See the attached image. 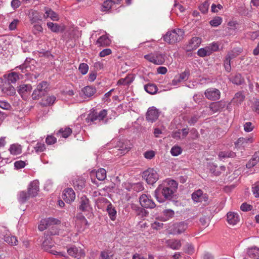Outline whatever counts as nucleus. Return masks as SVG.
Returning a JSON list of instances; mask_svg holds the SVG:
<instances>
[{
  "label": "nucleus",
  "mask_w": 259,
  "mask_h": 259,
  "mask_svg": "<svg viewBox=\"0 0 259 259\" xmlns=\"http://www.w3.org/2000/svg\"><path fill=\"white\" fill-rule=\"evenodd\" d=\"M168 186L164 184L159 185L155 191V196L159 202H163L165 200L171 199L174 193L178 187V183L174 180H170Z\"/></svg>",
  "instance_id": "f257e3e1"
},
{
  "label": "nucleus",
  "mask_w": 259,
  "mask_h": 259,
  "mask_svg": "<svg viewBox=\"0 0 259 259\" xmlns=\"http://www.w3.org/2000/svg\"><path fill=\"white\" fill-rule=\"evenodd\" d=\"M139 202L142 207L135 204H132L131 207L133 212L137 216L139 217V219H142L147 214L146 210L143 207L153 208L155 207V204L154 202L145 194H143L140 197Z\"/></svg>",
  "instance_id": "f03ea898"
},
{
  "label": "nucleus",
  "mask_w": 259,
  "mask_h": 259,
  "mask_svg": "<svg viewBox=\"0 0 259 259\" xmlns=\"http://www.w3.org/2000/svg\"><path fill=\"white\" fill-rule=\"evenodd\" d=\"M184 34V31L181 29H175L167 32L163 36L164 40L168 44H174L180 41Z\"/></svg>",
  "instance_id": "7ed1b4c3"
},
{
  "label": "nucleus",
  "mask_w": 259,
  "mask_h": 259,
  "mask_svg": "<svg viewBox=\"0 0 259 259\" xmlns=\"http://www.w3.org/2000/svg\"><path fill=\"white\" fill-rule=\"evenodd\" d=\"M188 228V224L185 222L176 223L169 227V233L172 235H178L184 232Z\"/></svg>",
  "instance_id": "20e7f679"
},
{
  "label": "nucleus",
  "mask_w": 259,
  "mask_h": 259,
  "mask_svg": "<svg viewBox=\"0 0 259 259\" xmlns=\"http://www.w3.org/2000/svg\"><path fill=\"white\" fill-rule=\"evenodd\" d=\"M142 177L147 183L150 185H153L159 179V176L157 171L153 168H150L143 172Z\"/></svg>",
  "instance_id": "39448f33"
},
{
  "label": "nucleus",
  "mask_w": 259,
  "mask_h": 259,
  "mask_svg": "<svg viewBox=\"0 0 259 259\" xmlns=\"http://www.w3.org/2000/svg\"><path fill=\"white\" fill-rule=\"evenodd\" d=\"M144 58L149 62L157 65L162 64L165 62L164 55L157 52L146 55Z\"/></svg>",
  "instance_id": "423d86ee"
},
{
  "label": "nucleus",
  "mask_w": 259,
  "mask_h": 259,
  "mask_svg": "<svg viewBox=\"0 0 259 259\" xmlns=\"http://www.w3.org/2000/svg\"><path fill=\"white\" fill-rule=\"evenodd\" d=\"M0 90L7 96H13L16 93L14 85L2 78H0Z\"/></svg>",
  "instance_id": "0eeeda50"
},
{
  "label": "nucleus",
  "mask_w": 259,
  "mask_h": 259,
  "mask_svg": "<svg viewBox=\"0 0 259 259\" xmlns=\"http://www.w3.org/2000/svg\"><path fill=\"white\" fill-rule=\"evenodd\" d=\"M60 223V220L54 218H48L42 219L38 225V229L39 231H42L46 230L48 227L52 225L59 224Z\"/></svg>",
  "instance_id": "6e6552de"
},
{
  "label": "nucleus",
  "mask_w": 259,
  "mask_h": 259,
  "mask_svg": "<svg viewBox=\"0 0 259 259\" xmlns=\"http://www.w3.org/2000/svg\"><path fill=\"white\" fill-rule=\"evenodd\" d=\"M159 115L160 112L157 108L151 107L148 108L146 113V119L148 122L153 123L158 119Z\"/></svg>",
  "instance_id": "1a4fd4ad"
},
{
  "label": "nucleus",
  "mask_w": 259,
  "mask_h": 259,
  "mask_svg": "<svg viewBox=\"0 0 259 259\" xmlns=\"http://www.w3.org/2000/svg\"><path fill=\"white\" fill-rule=\"evenodd\" d=\"M192 199L195 202H206L208 201V196L206 193H204L201 189H198L192 194Z\"/></svg>",
  "instance_id": "9d476101"
},
{
  "label": "nucleus",
  "mask_w": 259,
  "mask_h": 259,
  "mask_svg": "<svg viewBox=\"0 0 259 259\" xmlns=\"http://www.w3.org/2000/svg\"><path fill=\"white\" fill-rule=\"evenodd\" d=\"M89 223L85 218L82 213H78L76 215V227L79 232L83 231Z\"/></svg>",
  "instance_id": "9b49d317"
},
{
  "label": "nucleus",
  "mask_w": 259,
  "mask_h": 259,
  "mask_svg": "<svg viewBox=\"0 0 259 259\" xmlns=\"http://www.w3.org/2000/svg\"><path fill=\"white\" fill-rule=\"evenodd\" d=\"M205 97L210 100H217L220 99L221 93L220 91L214 88L207 89L204 93Z\"/></svg>",
  "instance_id": "f8f14e48"
},
{
  "label": "nucleus",
  "mask_w": 259,
  "mask_h": 259,
  "mask_svg": "<svg viewBox=\"0 0 259 259\" xmlns=\"http://www.w3.org/2000/svg\"><path fill=\"white\" fill-rule=\"evenodd\" d=\"M67 252L69 255L77 259L85 256L84 251L75 246L71 247L68 248L67 249Z\"/></svg>",
  "instance_id": "ddd939ff"
},
{
  "label": "nucleus",
  "mask_w": 259,
  "mask_h": 259,
  "mask_svg": "<svg viewBox=\"0 0 259 259\" xmlns=\"http://www.w3.org/2000/svg\"><path fill=\"white\" fill-rule=\"evenodd\" d=\"M63 199L68 203L73 202L75 198V193L72 188H66L64 190Z\"/></svg>",
  "instance_id": "4468645a"
},
{
  "label": "nucleus",
  "mask_w": 259,
  "mask_h": 259,
  "mask_svg": "<svg viewBox=\"0 0 259 259\" xmlns=\"http://www.w3.org/2000/svg\"><path fill=\"white\" fill-rule=\"evenodd\" d=\"M6 81L13 84H15L16 82L20 79L19 73L12 72L7 74H5L2 77Z\"/></svg>",
  "instance_id": "2eb2a0df"
},
{
  "label": "nucleus",
  "mask_w": 259,
  "mask_h": 259,
  "mask_svg": "<svg viewBox=\"0 0 259 259\" xmlns=\"http://www.w3.org/2000/svg\"><path fill=\"white\" fill-rule=\"evenodd\" d=\"M39 191V183L38 181H33L30 183L28 188V193L29 196L33 197L37 195Z\"/></svg>",
  "instance_id": "dca6fc26"
},
{
  "label": "nucleus",
  "mask_w": 259,
  "mask_h": 259,
  "mask_svg": "<svg viewBox=\"0 0 259 259\" xmlns=\"http://www.w3.org/2000/svg\"><path fill=\"white\" fill-rule=\"evenodd\" d=\"M252 142V139L251 138H240L235 143L236 148H240L247 147Z\"/></svg>",
  "instance_id": "f3484780"
},
{
  "label": "nucleus",
  "mask_w": 259,
  "mask_h": 259,
  "mask_svg": "<svg viewBox=\"0 0 259 259\" xmlns=\"http://www.w3.org/2000/svg\"><path fill=\"white\" fill-rule=\"evenodd\" d=\"M225 104L222 101L211 103L208 107L209 110L211 111L210 114H213L219 111L221 109L224 108Z\"/></svg>",
  "instance_id": "a211bd4d"
},
{
  "label": "nucleus",
  "mask_w": 259,
  "mask_h": 259,
  "mask_svg": "<svg viewBox=\"0 0 259 259\" xmlns=\"http://www.w3.org/2000/svg\"><path fill=\"white\" fill-rule=\"evenodd\" d=\"M228 223L232 225L237 224L240 221L239 214L234 212H229L227 214Z\"/></svg>",
  "instance_id": "6ab92c4d"
},
{
  "label": "nucleus",
  "mask_w": 259,
  "mask_h": 259,
  "mask_svg": "<svg viewBox=\"0 0 259 259\" xmlns=\"http://www.w3.org/2000/svg\"><path fill=\"white\" fill-rule=\"evenodd\" d=\"M32 89V86L29 84H21L18 87L17 91L21 97H23L29 94Z\"/></svg>",
  "instance_id": "aec40b11"
},
{
  "label": "nucleus",
  "mask_w": 259,
  "mask_h": 259,
  "mask_svg": "<svg viewBox=\"0 0 259 259\" xmlns=\"http://www.w3.org/2000/svg\"><path fill=\"white\" fill-rule=\"evenodd\" d=\"M104 202L108 203L107 207V211L109 214L110 218L114 221L116 218V211L114 207H113L111 203L106 198H103Z\"/></svg>",
  "instance_id": "412c9836"
},
{
  "label": "nucleus",
  "mask_w": 259,
  "mask_h": 259,
  "mask_svg": "<svg viewBox=\"0 0 259 259\" xmlns=\"http://www.w3.org/2000/svg\"><path fill=\"white\" fill-rule=\"evenodd\" d=\"M55 100L56 97L54 96H45L41 99L40 104L42 106H50L53 104Z\"/></svg>",
  "instance_id": "4be33fe9"
},
{
  "label": "nucleus",
  "mask_w": 259,
  "mask_h": 259,
  "mask_svg": "<svg viewBox=\"0 0 259 259\" xmlns=\"http://www.w3.org/2000/svg\"><path fill=\"white\" fill-rule=\"evenodd\" d=\"M9 151L12 155H19L22 153V146L18 143L13 144L10 145Z\"/></svg>",
  "instance_id": "5701e85b"
},
{
  "label": "nucleus",
  "mask_w": 259,
  "mask_h": 259,
  "mask_svg": "<svg viewBox=\"0 0 259 259\" xmlns=\"http://www.w3.org/2000/svg\"><path fill=\"white\" fill-rule=\"evenodd\" d=\"M54 246V244L50 237L47 236L45 240L41 244L42 249L47 251H49L52 247Z\"/></svg>",
  "instance_id": "b1692460"
},
{
  "label": "nucleus",
  "mask_w": 259,
  "mask_h": 259,
  "mask_svg": "<svg viewBox=\"0 0 259 259\" xmlns=\"http://www.w3.org/2000/svg\"><path fill=\"white\" fill-rule=\"evenodd\" d=\"M44 17L45 18H50L53 21H58L59 20V16L58 14L48 8L45 9Z\"/></svg>",
  "instance_id": "393cba45"
},
{
  "label": "nucleus",
  "mask_w": 259,
  "mask_h": 259,
  "mask_svg": "<svg viewBox=\"0 0 259 259\" xmlns=\"http://www.w3.org/2000/svg\"><path fill=\"white\" fill-rule=\"evenodd\" d=\"M259 162V152H255L252 158L247 162L246 166L248 168H250L255 166Z\"/></svg>",
  "instance_id": "a878e982"
},
{
  "label": "nucleus",
  "mask_w": 259,
  "mask_h": 259,
  "mask_svg": "<svg viewBox=\"0 0 259 259\" xmlns=\"http://www.w3.org/2000/svg\"><path fill=\"white\" fill-rule=\"evenodd\" d=\"M81 91L86 97H91L96 93V89L94 87L88 85L84 87Z\"/></svg>",
  "instance_id": "bb28decb"
},
{
  "label": "nucleus",
  "mask_w": 259,
  "mask_h": 259,
  "mask_svg": "<svg viewBox=\"0 0 259 259\" xmlns=\"http://www.w3.org/2000/svg\"><path fill=\"white\" fill-rule=\"evenodd\" d=\"M110 44V40L105 35L100 36L97 40L96 44L99 46L106 47L109 46Z\"/></svg>",
  "instance_id": "cd10ccee"
},
{
  "label": "nucleus",
  "mask_w": 259,
  "mask_h": 259,
  "mask_svg": "<svg viewBox=\"0 0 259 259\" xmlns=\"http://www.w3.org/2000/svg\"><path fill=\"white\" fill-rule=\"evenodd\" d=\"M166 244L169 247L174 250L179 249L181 246V241L179 240H168Z\"/></svg>",
  "instance_id": "c85d7f7f"
},
{
  "label": "nucleus",
  "mask_w": 259,
  "mask_h": 259,
  "mask_svg": "<svg viewBox=\"0 0 259 259\" xmlns=\"http://www.w3.org/2000/svg\"><path fill=\"white\" fill-rule=\"evenodd\" d=\"M242 49L240 48H235L228 52L226 56L230 59H233L237 57L242 52Z\"/></svg>",
  "instance_id": "c756f323"
},
{
  "label": "nucleus",
  "mask_w": 259,
  "mask_h": 259,
  "mask_svg": "<svg viewBox=\"0 0 259 259\" xmlns=\"http://www.w3.org/2000/svg\"><path fill=\"white\" fill-rule=\"evenodd\" d=\"M4 239L6 242L11 245H16L18 242V241L15 236H12L9 234H6L5 235Z\"/></svg>",
  "instance_id": "7c9ffc66"
},
{
  "label": "nucleus",
  "mask_w": 259,
  "mask_h": 259,
  "mask_svg": "<svg viewBox=\"0 0 259 259\" xmlns=\"http://www.w3.org/2000/svg\"><path fill=\"white\" fill-rule=\"evenodd\" d=\"M190 75V71L189 69H185V70L181 73L179 75V78L176 79V78L173 80V84H175V82H180L182 81H186L189 78Z\"/></svg>",
  "instance_id": "2f4dec72"
},
{
  "label": "nucleus",
  "mask_w": 259,
  "mask_h": 259,
  "mask_svg": "<svg viewBox=\"0 0 259 259\" xmlns=\"http://www.w3.org/2000/svg\"><path fill=\"white\" fill-rule=\"evenodd\" d=\"M79 209L82 211L87 210L89 207V200L85 196L80 198Z\"/></svg>",
  "instance_id": "473e14b6"
},
{
  "label": "nucleus",
  "mask_w": 259,
  "mask_h": 259,
  "mask_svg": "<svg viewBox=\"0 0 259 259\" xmlns=\"http://www.w3.org/2000/svg\"><path fill=\"white\" fill-rule=\"evenodd\" d=\"M48 27L51 29V30L54 32L58 33L60 31L63 30V29L60 25L57 23H54L50 22L47 23Z\"/></svg>",
  "instance_id": "72a5a7b5"
},
{
  "label": "nucleus",
  "mask_w": 259,
  "mask_h": 259,
  "mask_svg": "<svg viewBox=\"0 0 259 259\" xmlns=\"http://www.w3.org/2000/svg\"><path fill=\"white\" fill-rule=\"evenodd\" d=\"M201 42V38L198 37H194L191 39L189 42V47L191 49H196L199 46Z\"/></svg>",
  "instance_id": "f704fd0d"
},
{
  "label": "nucleus",
  "mask_w": 259,
  "mask_h": 259,
  "mask_svg": "<svg viewBox=\"0 0 259 259\" xmlns=\"http://www.w3.org/2000/svg\"><path fill=\"white\" fill-rule=\"evenodd\" d=\"M175 215V212L174 210L168 209H165L163 211V217L162 220L163 221H167L171 219H172Z\"/></svg>",
  "instance_id": "c9c22d12"
},
{
  "label": "nucleus",
  "mask_w": 259,
  "mask_h": 259,
  "mask_svg": "<svg viewBox=\"0 0 259 259\" xmlns=\"http://www.w3.org/2000/svg\"><path fill=\"white\" fill-rule=\"evenodd\" d=\"M231 80L233 83L237 85H240L244 82V79L239 73H237L233 76L231 78Z\"/></svg>",
  "instance_id": "e433bc0d"
},
{
  "label": "nucleus",
  "mask_w": 259,
  "mask_h": 259,
  "mask_svg": "<svg viewBox=\"0 0 259 259\" xmlns=\"http://www.w3.org/2000/svg\"><path fill=\"white\" fill-rule=\"evenodd\" d=\"M145 90L150 94H154L157 92V87L152 83H149L144 85Z\"/></svg>",
  "instance_id": "4c0bfd02"
},
{
  "label": "nucleus",
  "mask_w": 259,
  "mask_h": 259,
  "mask_svg": "<svg viewBox=\"0 0 259 259\" xmlns=\"http://www.w3.org/2000/svg\"><path fill=\"white\" fill-rule=\"evenodd\" d=\"M47 91H40L37 89H35L32 94V98L33 100H38L39 99L45 96L46 94Z\"/></svg>",
  "instance_id": "58836bf2"
},
{
  "label": "nucleus",
  "mask_w": 259,
  "mask_h": 259,
  "mask_svg": "<svg viewBox=\"0 0 259 259\" xmlns=\"http://www.w3.org/2000/svg\"><path fill=\"white\" fill-rule=\"evenodd\" d=\"M244 99V96L240 92L237 93L232 100V102L238 105L241 104Z\"/></svg>",
  "instance_id": "ea45409f"
},
{
  "label": "nucleus",
  "mask_w": 259,
  "mask_h": 259,
  "mask_svg": "<svg viewBox=\"0 0 259 259\" xmlns=\"http://www.w3.org/2000/svg\"><path fill=\"white\" fill-rule=\"evenodd\" d=\"M197 54L201 57H204L211 55L209 48L207 46L199 49L197 51Z\"/></svg>",
  "instance_id": "a19ab883"
},
{
  "label": "nucleus",
  "mask_w": 259,
  "mask_h": 259,
  "mask_svg": "<svg viewBox=\"0 0 259 259\" xmlns=\"http://www.w3.org/2000/svg\"><path fill=\"white\" fill-rule=\"evenodd\" d=\"M72 133V130L69 127H65V128H61L57 134H60L63 138H66L69 137Z\"/></svg>",
  "instance_id": "79ce46f5"
},
{
  "label": "nucleus",
  "mask_w": 259,
  "mask_h": 259,
  "mask_svg": "<svg viewBox=\"0 0 259 259\" xmlns=\"http://www.w3.org/2000/svg\"><path fill=\"white\" fill-rule=\"evenodd\" d=\"M113 2L111 0L105 1L102 6L101 11L103 12H107L110 10L113 5Z\"/></svg>",
  "instance_id": "37998d69"
},
{
  "label": "nucleus",
  "mask_w": 259,
  "mask_h": 259,
  "mask_svg": "<svg viewBox=\"0 0 259 259\" xmlns=\"http://www.w3.org/2000/svg\"><path fill=\"white\" fill-rule=\"evenodd\" d=\"M96 177L99 181H103L106 178V171L104 168H100L96 172Z\"/></svg>",
  "instance_id": "c03bdc74"
},
{
  "label": "nucleus",
  "mask_w": 259,
  "mask_h": 259,
  "mask_svg": "<svg viewBox=\"0 0 259 259\" xmlns=\"http://www.w3.org/2000/svg\"><path fill=\"white\" fill-rule=\"evenodd\" d=\"M131 188L136 192H140L144 189L143 186L141 183L131 184Z\"/></svg>",
  "instance_id": "a18cd8bd"
},
{
  "label": "nucleus",
  "mask_w": 259,
  "mask_h": 259,
  "mask_svg": "<svg viewBox=\"0 0 259 259\" xmlns=\"http://www.w3.org/2000/svg\"><path fill=\"white\" fill-rule=\"evenodd\" d=\"M30 196L25 191L20 192L18 195V200L20 202H25Z\"/></svg>",
  "instance_id": "49530a36"
},
{
  "label": "nucleus",
  "mask_w": 259,
  "mask_h": 259,
  "mask_svg": "<svg viewBox=\"0 0 259 259\" xmlns=\"http://www.w3.org/2000/svg\"><path fill=\"white\" fill-rule=\"evenodd\" d=\"M235 153L229 151H223L220 152L219 157L220 159L225 158L227 157H234L235 156Z\"/></svg>",
  "instance_id": "de8ad7c7"
},
{
  "label": "nucleus",
  "mask_w": 259,
  "mask_h": 259,
  "mask_svg": "<svg viewBox=\"0 0 259 259\" xmlns=\"http://www.w3.org/2000/svg\"><path fill=\"white\" fill-rule=\"evenodd\" d=\"M97 115V112H92L90 113L87 118H86V120L89 122V121L91 122H95L97 120H99Z\"/></svg>",
  "instance_id": "09e8293b"
},
{
  "label": "nucleus",
  "mask_w": 259,
  "mask_h": 259,
  "mask_svg": "<svg viewBox=\"0 0 259 259\" xmlns=\"http://www.w3.org/2000/svg\"><path fill=\"white\" fill-rule=\"evenodd\" d=\"M231 60L227 56H226L224 61V66L226 71L230 72L231 70Z\"/></svg>",
  "instance_id": "8fccbe9b"
},
{
  "label": "nucleus",
  "mask_w": 259,
  "mask_h": 259,
  "mask_svg": "<svg viewBox=\"0 0 259 259\" xmlns=\"http://www.w3.org/2000/svg\"><path fill=\"white\" fill-rule=\"evenodd\" d=\"M222 22V19L220 17H215L212 20L210 21V25L213 27H217Z\"/></svg>",
  "instance_id": "3c124183"
},
{
  "label": "nucleus",
  "mask_w": 259,
  "mask_h": 259,
  "mask_svg": "<svg viewBox=\"0 0 259 259\" xmlns=\"http://www.w3.org/2000/svg\"><path fill=\"white\" fill-rule=\"evenodd\" d=\"M78 70L82 74L85 75L88 72L89 66L86 63H81L79 66Z\"/></svg>",
  "instance_id": "603ef678"
},
{
  "label": "nucleus",
  "mask_w": 259,
  "mask_h": 259,
  "mask_svg": "<svg viewBox=\"0 0 259 259\" xmlns=\"http://www.w3.org/2000/svg\"><path fill=\"white\" fill-rule=\"evenodd\" d=\"M73 185L76 189L81 190L85 186L84 181L82 180H78L73 182Z\"/></svg>",
  "instance_id": "864d4df0"
},
{
  "label": "nucleus",
  "mask_w": 259,
  "mask_h": 259,
  "mask_svg": "<svg viewBox=\"0 0 259 259\" xmlns=\"http://www.w3.org/2000/svg\"><path fill=\"white\" fill-rule=\"evenodd\" d=\"M34 149L36 153H39L44 151L46 148L44 143L38 142L34 147Z\"/></svg>",
  "instance_id": "5fc2aeb1"
},
{
  "label": "nucleus",
  "mask_w": 259,
  "mask_h": 259,
  "mask_svg": "<svg viewBox=\"0 0 259 259\" xmlns=\"http://www.w3.org/2000/svg\"><path fill=\"white\" fill-rule=\"evenodd\" d=\"M182 152V149L181 147L179 146H174L172 147L170 150V153L172 155L177 156L180 154Z\"/></svg>",
  "instance_id": "6e6d98bb"
},
{
  "label": "nucleus",
  "mask_w": 259,
  "mask_h": 259,
  "mask_svg": "<svg viewBox=\"0 0 259 259\" xmlns=\"http://www.w3.org/2000/svg\"><path fill=\"white\" fill-rule=\"evenodd\" d=\"M207 47L209 48L210 54H211L213 52H216L219 50V46L217 42H212L207 46Z\"/></svg>",
  "instance_id": "4d7b16f0"
},
{
  "label": "nucleus",
  "mask_w": 259,
  "mask_h": 259,
  "mask_svg": "<svg viewBox=\"0 0 259 259\" xmlns=\"http://www.w3.org/2000/svg\"><path fill=\"white\" fill-rule=\"evenodd\" d=\"M185 252L189 254H193L195 251L194 246L190 243H187L185 248Z\"/></svg>",
  "instance_id": "13d9d810"
},
{
  "label": "nucleus",
  "mask_w": 259,
  "mask_h": 259,
  "mask_svg": "<svg viewBox=\"0 0 259 259\" xmlns=\"http://www.w3.org/2000/svg\"><path fill=\"white\" fill-rule=\"evenodd\" d=\"M57 142V139L52 136H48L46 139V142L47 145H50L55 144Z\"/></svg>",
  "instance_id": "bf43d9fd"
},
{
  "label": "nucleus",
  "mask_w": 259,
  "mask_h": 259,
  "mask_svg": "<svg viewBox=\"0 0 259 259\" xmlns=\"http://www.w3.org/2000/svg\"><path fill=\"white\" fill-rule=\"evenodd\" d=\"M0 108L7 110H9L11 108V106L8 102L0 101Z\"/></svg>",
  "instance_id": "052dcab7"
},
{
  "label": "nucleus",
  "mask_w": 259,
  "mask_h": 259,
  "mask_svg": "<svg viewBox=\"0 0 259 259\" xmlns=\"http://www.w3.org/2000/svg\"><path fill=\"white\" fill-rule=\"evenodd\" d=\"M248 254L250 256H258L259 255V248L256 247H252L248 250Z\"/></svg>",
  "instance_id": "680f3d73"
},
{
  "label": "nucleus",
  "mask_w": 259,
  "mask_h": 259,
  "mask_svg": "<svg viewBox=\"0 0 259 259\" xmlns=\"http://www.w3.org/2000/svg\"><path fill=\"white\" fill-rule=\"evenodd\" d=\"M208 8H209V4L207 2H204L203 4H202L200 6H199V10H200V11L205 14L206 13L208 10Z\"/></svg>",
  "instance_id": "e2e57ef3"
},
{
  "label": "nucleus",
  "mask_w": 259,
  "mask_h": 259,
  "mask_svg": "<svg viewBox=\"0 0 259 259\" xmlns=\"http://www.w3.org/2000/svg\"><path fill=\"white\" fill-rule=\"evenodd\" d=\"M107 111L106 109L102 110L99 113H97L99 121L102 120L107 116Z\"/></svg>",
  "instance_id": "0e129e2a"
},
{
  "label": "nucleus",
  "mask_w": 259,
  "mask_h": 259,
  "mask_svg": "<svg viewBox=\"0 0 259 259\" xmlns=\"http://www.w3.org/2000/svg\"><path fill=\"white\" fill-rule=\"evenodd\" d=\"M128 75H127L126 77L124 78L120 79L118 82L117 84L119 85H128L130 83V78L128 77Z\"/></svg>",
  "instance_id": "69168bd1"
},
{
  "label": "nucleus",
  "mask_w": 259,
  "mask_h": 259,
  "mask_svg": "<svg viewBox=\"0 0 259 259\" xmlns=\"http://www.w3.org/2000/svg\"><path fill=\"white\" fill-rule=\"evenodd\" d=\"M47 88V82L46 81H42L37 85L36 89L40 90V91H46V89Z\"/></svg>",
  "instance_id": "338daca9"
},
{
  "label": "nucleus",
  "mask_w": 259,
  "mask_h": 259,
  "mask_svg": "<svg viewBox=\"0 0 259 259\" xmlns=\"http://www.w3.org/2000/svg\"><path fill=\"white\" fill-rule=\"evenodd\" d=\"M199 116L197 115H194L191 117V118L188 120V122L190 125H193L197 122Z\"/></svg>",
  "instance_id": "774afa93"
}]
</instances>
